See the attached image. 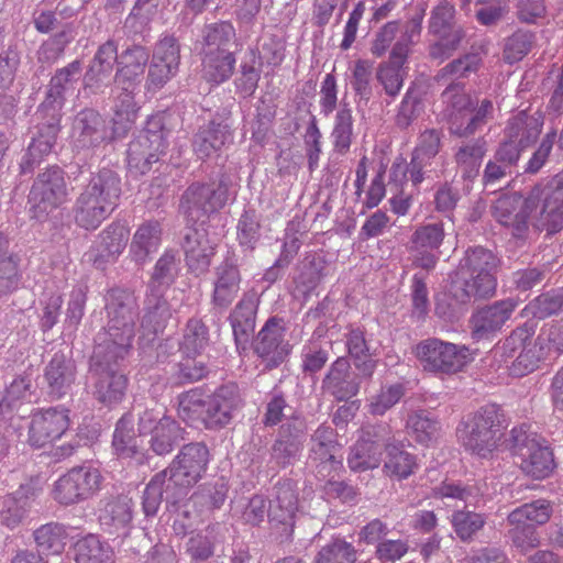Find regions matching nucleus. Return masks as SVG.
Wrapping results in <instances>:
<instances>
[{"label": "nucleus", "instance_id": "f257e3e1", "mask_svg": "<svg viewBox=\"0 0 563 563\" xmlns=\"http://www.w3.org/2000/svg\"><path fill=\"white\" fill-rule=\"evenodd\" d=\"M122 180L117 170L102 167L90 177L78 194L73 214L76 224L85 230H96L119 206Z\"/></svg>", "mask_w": 563, "mask_h": 563}, {"label": "nucleus", "instance_id": "f03ea898", "mask_svg": "<svg viewBox=\"0 0 563 563\" xmlns=\"http://www.w3.org/2000/svg\"><path fill=\"white\" fill-rule=\"evenodd\" d=\"M498 257L488 249L468 247L460 261L456 277L450 283V294L460 302L472 298L485 299L496 291Z\"/></svg>", "mask_w": 563, "mask_h": 563}, {"label": "nucleus", "instance_id": "7ed1b4c3", "mask_svg": "<svg viewBox=\"0 0 563 563\" xmlns=\"http://www.w3.org/2000/svg\"><path fill=\"white\" fill-rule=\"evenodd\" d=\"M463 82H452L442 92L446 102L444 117L449 133L459 139H468L484 129L494 119L495 107L488 98H473L464 91Z\"/></svg>", "mask_w": 563, "mask_h": 563}, {"label": "nucleus", "instance_id": "20e7f679", "mask_svg": "<svg viewBox=\"0 0 563 563\" xmlns=\"http://www.w3.org/2000/svg\"><path fill=\"white\" fill-rule=\"evenodd\" d=\"M538 322L533 319L515 328L501 345L494 349L495 357L504 363L514 377L526 376L539 367L543 345L534 339Z\"/></svg>", "mask_w": 563, "mask_h": 563}, {"label": "nucleus", "instance_id": "39448f33", "mask_svg": "<svg viewBox=\"0 0 563 563\" xmlns=\"http://www.w3.org/2000/svg\"><path fill=\"white\" fill-rule=\"evenodd\" d=\"M505 443L519 459V466L527 475L543 479L555 468L553 452L547 441L537 433L528 432L525 424L512 428Z\"/></svg>", "mask_w": 563, "mask_h": 563}, {"label": "nucleus", "instance_id": "423d86ee", "mask_svg": "<svg viewBox=\"0 0 563 563\" xmlns=\"http://www.w3.org/2000/svg\"><path fill=\"white\" fill-rule=\"evenodd\" d=\"M230 176L221 174L217 181H195L183 192L179 210L187 222H205L211 214L220 211L230 199Z\"/></svg>", "mask_w": 563, "mask_h": 563}, {"label": "nucleus", "instance_id": "0eeeda50", "mask_svg": "<svg viewBox=\"0 0 563 563\" xmlns=\"http://www.w3.org/2000/svg\"><path fill=\"white\" fill-rule=\"evenodd\" d=\"M504 410L495 404L481 407L460 430L466 450L482 457L488 456L496 448L506 428Z\"/></svg>", "mask_w": 563, "mask_h": 563}, {"label": "nucleus", "instance_id": "6e6552de", "mask_svg": "<svg viewBox=\"0 0 563 563\" xmlns=\"http://www.w3.org/2000/svg\"><path fill=\"white\" fill-rule=\"evenodd\" d=\"M66 173L58 165L41 170L33 180L27 205L31 218L43 221L67 199Z\"/></svg>", "mask_w": 563, "mask_h": 563}, {"label": "nucleus", "instance_id": "1a4fd4ad", "mask_svg": "<svg viewBox=\"0 0 563 563\" xmlns=\"http://www.w3.org/2000/svg\"><path fill=\"white\" fill-rule=\"evenodd\" d=\"M527 196L537 229L551 234L563 229V170L534 185Z\"/></svg>", "mask_w": 563, "mask_h": 563}, {"label": "nucleus", "instance_id": "9d476101", "mask_svg": "<svg viewBox=\"0 0 563 563\" xmlns=\"http://www.w3.org/2000/svg\"><path fill=\"white\" fill-rule=\"evenodd\" d=\"M455 13V7L446 0L431 11L428 31L437 38L429 45V57L432 60L442 63L449 59L466 37V31L456 22Z\"/></svg>", "mask_w": 563, "mask_h": 563}, {"label": "nucleus", "instance_id": "9b49d317", "mask_svg": "<svg viewBox=\"0 0 563 563\" xmlns=\"http://www.w3.org/2000/svg\"><path fill=\"white\" fill-rule=\"evenodd\" d=\"M413 354L424 371L435 374H455L474 360V353L466 345H459L429 338L420 341Z\"/></svg>", "mask_w": 563, "mask_h": 563}, {"label": "nucleus", "instance_id": "f8f14e48", "mask_svg": "<svg viewBox=\"0 0 563 563\" xmlns=\"http://www.w3.org/2000/svg\"><path fill=\"white\" fill-rule=\"evenodd\" d=\"M167 141L161 117H152L145 128L129 144L128 167L131 173L144 175L166 154Z\"/></svg>", "mask_w": 563, "mask_h": 563}, {"label": "nucleus", "instance_id": "ddd939ff", "mask_svg": "<svg viewBox=\"0 0 563 563\" xmlns=\"http://www.w3.org/2000/svg\"><path fill=\"white\" fill-rule=\"evenodd\" d=\"M37 124L33 128L29 146L19 162V174L31 175L34 169L47 157L57 141L60 131L62 113L42 111L37 107Z\"/></svg>", "mask_w": 563, "mask_h": 563}, {"label": "nucleus", "instance_id": "4468645a", "mask_svg": "<svg viewBox=\"0 0 563 563\" xmlns=\"http://www.w3.org/2000/svg\"><path fill=\"white\" fill-rule=\"evenodd\" d=\"M210 461L208 446L203 442H191L181 446L169 465L162 472L186 496L206 474Z\"/></svg>", "mask_w": 563, "mask_h": 563}, {"label": "nucleus", "instance_id": "2eb2a0df", "mask_svg": "<svg viewBox=\"0 0 563 563\" xmlns=\"http://www.w3.org/2000/svg\"><path fill=\"white\" fill-rule=\"evenodd\" d=\"M102 481L103 477L98 468L75 466L54 483L53 499L63 506L84 503L98 494Z\"/></svg>", "mask_w": 563, "mask_h": 563}, {"label": "nucleus", "instance_id": "dca6fc26", "mask_svg": "<svg viewBox=\"0 0 563 563\" xmlns=\"http://www.w3.org/2000/svg\"><path fill=\"white\" fill-rule=\"evenodd\" d=\"M268 520L278 529L285 540L292 536L299 510L298 484L290 477H279L273 484L268 495Z\"/></svg>", "mask_w": 563, "mask_h": 563}, {"label": "nucleus", "instance_id": "f3484780", "mask_svg": "<svg viewBox=\"0 0 563 563\" xmlns=\"http://www.w3.org/2000/svg\"><path fill=\"white\" fill-rule=\"evenodd\" d=\"M108 317L107 327L101 331L112 336L134 339L139 306L135 296L123 288H112L104 296Z\"/></svg>", "mask_w": 563, "mask_h": 563}, {"label": "nucleus", "instance_id": "a211bd4d", "mask_svg": "<svg viewBox=\"0 0 563 563\" xmlns=\"http://www.w3.org/2000/svg\"><path fill=\"white\" fill-rule=\"evenodd\" d=\"M306 429L305 420L298 416H291L282 423L269 449V461L278 470L294 466L300 460L305 445Z\"/></svg>", "mask_w": 563, "mask_h": 563}, {"label": "nucleus", "instance_id": "6ab92c4d", "mask_svg": "<svg viewBox=\"0 0 563 563\" xmlns=\"http://www.w3.org/2000/svg\"><path fill=\"white\" fill-rule=\"evenodd\" d=\"M516 307L517 302L508 298L476 309L470 318L472 339L477 342L493 340L503 330Z\"/></svg>", "mask_w": 563, "mask_h": 563}, {"label": "nucleus", "instance_id": "aec40b11", "mask_svg": "<svg viewBox=\"0 0 563 563\" xmlns=\"http://www.w3.org/2000/svg\"><path fill=\"white\" fill-rule=\"evenodd\" d=\"M243 399L236 384L228 383L219 386L206 397L203 424L209 430L227 427L234 413L241 409Z\"/></svg>", "mask_w": 563, "mask_h": 563}, {"label": "nucleus", "instance_id": "412c9836", "mask_svg": "<svg viewBox=\"0 0 563 563\" xmlns=\"http://www.w3.org/2000/svg\"><path fill=\"white\" fill-rule=\"evenodd\" d=\"M133 339L112 336L106 332H98L95 338L93 352L89 360L88 373L92 372H122V364L130 352Z\"/></svg>", "mask_w": 563, "mask_h": 563}, {"label": "nucleus", "instance_id": "4be33fe9", "mask_svg": "<svg viewBox=\"0 0 563 563\" xmlns=\"http://www.w3.org/2000/svg\"><path fill=\"white\" fill-rule=\"evenodd\" d=\"M494 218L504 227L511 229L516 238H522L527 233L532 219L534 225V209L528 201V196L512 192L499 197L493 205Z\"/></svg>", "mask_w": 563, "mask_h": 563}, {"label": "nucleus", "instance_id": "5701e85b", "mask_svg": "<svg viewBox=\"0 0 563 563\" xmlns=\"http://www.w3.org/2000/svg\"><path fill=\"white\" fill-rule=\"evenodd\" d=\"M69 410L64 407H51L37 410L31 416L27 442L31 446L43 448L59 439L69 428Z\"/></svg>", "mask_w": 563, "mask_h": 563}, {"label": "nucleus", "instance_id": "b1692460", "mask_svg": "<svg viewBox=\"0 0 563 563\" xmlns=\"http://www.w3.org/2000/svg\"><path fill=\"white\" fill-rule=\"evenodd\" d=\"M242 276L233 252H228L223 261L213 269L211 305L219 311L227 310L238 297Z\"/></svg>", "mask_w": 563, "mask_h": 563}, {"label": "nucleus", "instance_id": "393cba45", "mask_svg": "<svg viewBox=\"0 0 563 563\" xmlns=\"http://www.w3.org/2000/svg\"><path fill=\"white\" fill-rule=\"evenodd\" d=\"M81 71L82 64L79 59L57 68L45 87L44 98L38 104L40 109L62 113L67 97L76 89Z\"/></svg>", "mask_w": 563, "mask_h": 563}, {"label": "nucleus", "instance_id": "a878e982", "mask_svg": "<svg viewBox=\"0 0 563 563\" xmlns=\"http://www.w3.org/2000/svg\"><path fill=\"white\" fill-rule=\"evenodd\" d=\"M71 140L77 148L88 150L114 139L112 132L108 133L102 115L92 108H85L73 118Z\"/></svg>", "mask_w": 563, "mask_h": 563}, {"label": "nucleus", "instance_id": "bb28decb", "mask_svg": "<svg viewBox=\"0 0 563 563\" xmlns=\"http://www.w3.org/2000/svg\"><path fill=\"white\" fill-rule=\"evenodd\" d=\"M181 247L188 272L196 277L205 275L216 254V245L202 227H189L183 238Z\"/></svg>", "mask_w": 563, "mask_h": 563}, {"label": "nucleus", "instance_id": "cd10ccee", "mask_svg": "<svg viewBox=\"0 0 563 563\" xmlns=\"http://www.w3.org/2000/svg\"><path fill=\"white\" fill-rule=\"evenodd\" d=\"M442 222H433L416 228L410 238L412 264L426 271L434 268L439 256L437 251L444 240Z\"/></svg>", "mask_w": 563, "mask_h": 563}, {"label": "nucleus", "instance_id": "c85d7f7f", "mask_svg": "<svg viewBox=\"0 0 563 563\" xmlns=\"http://www.w3.org/2000/svg\"><path fill=\"white\" fill-rule=\"evenodd\" d=\"M321 390L336 401H347L358 394V378L347 357L340 356L331 363L322 378Z\"/></svg>", "mask_w": 563, "mask_h": 563}, {"label": "nucleus", "instance_id": "c756f323", "mask_svg": "<svg viewBox=\"0 0 563 563\" xmlns=\"http://www.w3.org/2000/svg\"><path fill=\"white\" fill-rule=\"evenodd\" d=\"M233 142V133L230 124L225 121L211 120L200 126L192 139V150L196 156L206 161L208 158L220 157Z\"/></svg>", "mask_w": 563, "mask_h": 563}, {"label": "nucleus", "instance_id": "7c9ffc66", "mask_svg": "<svg viewBox=\"0 0 563 563\" xmlns=\"http://www.w3.org/2000/svg\"><path fill=\"white\" fill-rule=\"evenodd\" d=\"M284 332L283 319L272 317L254 340V352L266 362L265 368H276L284 362L287 354V350L282 345Z\"/></svg>", "mask_w": 563, "mask_h": 563}, {"label": "nucleus", "instance_id": "2f4dec72", "mask_svg": "<svg viewBox=\"0 0 563 563\" xmlns=\"http://www.w3.org/2000/svg\"><path fill=\"white\" fill-rule=\"evenodd\" d=\"M134 503L125 494L104 496L99 501L98 521L109 534L125 531L133 519Z\"/></svg>", "mask_w": 563, "mask_h": 563}, {"label": "nucleus", "instance_id": "473e14b6", "mask_svg": "<svg viewBox=\"0 0 563 563\" xmlns=\"http://www.w3.org/2000/svg\"><path fill=\"white\" fill-rule=\"evenodd\" d=\"M75 361L63 353H55L44 369V388L49 398L58 400L70 394L76 382Z\"/></svg>", "mask_w": 563, "mask_h": 563}, {"label": "nucleus", "instance_id": "72a5a7b5", "mask_svg": "<svg viewBox=\"0 0 563 563\" xmlns=\"http://www.w3.org/2000/svg\"><path fill=\"white\" fill-rule=\"evenodd\" d=\"M186 496L183 488H177L170 479L167 478L166 472L156 473L147 483L142 496V510L145 517H155L163 501L166 507H175Z\"/></svg>", "mask_w": 563, "mask_h": 563}, {"label": "nucleus", "instance_id": "f704fd0d", "mask_svg": "<svg viewBox=\"0 0 563 563\" xmlns=\"http://www.w3.org/2000/svg\"><path fill=\"white\" fill-rule=\"evenodd\" d=\"M91 380V395L95 400L104 407L119 405L125 397L128 377L123 372H92L88 373Z\"/></svg>", "mask_w": 563, "mask_h": 563}, {"label": "nucleus", "instance_id": "c9c22d12", "mask_svg": "<svg viewBox=\"0 0 563 563\" xmlns=\"http://www.w3.org/2000/svg\"><path fill=\"white\" fill-rule=\"evenodd\" d=\"M199 52H236L241 44L231 21H218L205 24L196 43Z\"/></svg>", "mask_w": 563, "mask_h": 563}, {"label": "nucleus", "instance_id": "e433bc0d", "mask_svg": "<svg viewBox=\"0 0 563 563\" xmlns=\"http://www.w3.org/2000/svg\"><path fill=\"white\" fill-rule=\"evenodd\" d=\"M141 328L144 333L157 335L167 327L175 309L163 291L146 290Z\"/></svg>", "mask_w": 563, "mask_h": 563}, {"label": "nucleus", "instance_id": "4c0bfd02", "mask_svg": "<svg viewBox=\"0 0 563 563\" xmlns=\"http://www.w3.org/2000/svg\"><path fill=\"white\" fill-rule=\"evenodd\" d=\"M327 275L328 263L324 257L309 253L297 264L294 276L295 289L307 300Z\"/></svg>", "mask_w": 563, "mask_h": 563}, {"label": "nucleus", "instance_id": "58836bf2", "mask_svg": "<svg viewBox=\"0 0 563 563\" xmlns=\"http://www.w3.org/2000/svg\"><path fill=\"white\" fill-rule=\"evenodd\" d=\"M114 93L111 130L113 139H122L132 130L139 115L140 107L135 101L136 92L112 90Z\"/></svg>", "mask_w": 563, "mask_h": 563}, {"label": "nucleus", "instance_id": "ea45409f", "mask_svg": "<svg viewBox=\"0 0 563 563\" xmlns=\"http://www.w3.org/2000/svg\"><path fill=\"white\" fill-rule=\"evenodd\" d=\"M542 125L543 119L540 114H528L526 111H521L509 119L504 136L525 151L536 143L541 133Z\"/></svg>", "mask_w": 563, "mask_h": 563}, {"label": "nucleus", "instance_id": "a19ab883", "mask_svg": "<svg viewBox=\"0 0 563 563\" xmlns=\"http://www.w3.org/2000/svg\"><path fill=\"white\" fill-rule=\"evenodd\" d=\"M257 311V300L244 295L230 313L229 320L236 345H245L253 336Z\"/></svg>", "mask_w": 563, "mask_h": 563}, {"label": "nucleus", "instance_id": "79ce46f5", "mask_svg": "<svg viewBox=\"0 0 563 563\" xmlns=\"http://www.w3.org/2000/svg\"><path fill=\"white\" fill-rule=\"evenodd\" d=\"M419 468L417 456L407 451L402 441L397 440L387 445L383 472L393 479L404 481L413 475Z\"/></svg>", "mask_w": 563, "mask_h": 563}, {"label": "nucleus", "instance_id": "37998d69", "mask_svg": "<svg viewBox=\"0 0 563 563\" xmlns=\"http://www.w3.org/2000/svg\"><path fill=\"white\" fill-rule=\"evenodd\" d=\"M487 152L484 137L462 142L454 152V162L461 172L462 178L473 180L479 174L483 158Z\"/></svg>", "mask_w": 563, "mask_h": 563}, {"label": "nucleus", "instance_id": "c03bdc74", "mask_svg": "<svg viewBox=\"0 0 563 563\" xmlns=\"http://www.w3.org/2000/svg\"><path fill=\"white\" fill-rule=\"evenodd\" d=\"M308 460L323 464L333 463L340 448L336 431L328 424H320L310 435Z\"/></svg>", "mask_w": 563, "mask_h": 563}, {"label": "nucleus", "instance_id": "a18cd8bd", "mask_svg": "<svg viewBox=\"0 0 563 563\" xmlns=\"http://www.w3.org/2000/svg\"><path fill=\"white\" fill-rule=\"evenodd\" d=\"M235 53L236 52H199L202 62L203 78L214 85L228 81L235 69Z\"/></svg>", "mask_w": 563, "mask_h": 563}, {"label": "nucleus", "instance_id": "49530a36", "mask_svg": "<svg viewBox=\"0 0 563 563\" xmlns=\"http://www.w3.org/2000/svg\"><path fill=\"white\" fill-rule=\"evenodd\" d=\"M221 542L220 527L208 526L188 538L185 551L191 563H205L213 556L216 547Z\"/></svg>", "mask_w": 563, "mask_h": 563}, {"label": "nucleus", "instance_id": "de8ad7c7", "mask_svg": "<svg viewBox=\"0 0 563 563\" xmlns=\"http://www.w3.org/2000/svg\"><path fill=\"white\" fill-rule=\"evenodd\" d=\"M112 448L115 454L121 459L142 461L143 454L136 445V433L132 412L124 413L118 420L112 437Z\"/></svg>", "mask_w": 563, "mask_h": 563}, {"label": "nucleus", "instance_id": "09e8293b", "mask_svg": "<svg viewBox=\"0 0 563 563\" xmlns=\"http://www.w3.org/2000/svg\"><path fill=\"white\" fill-rule=\"evenodd\" d=\"M75 38V26L73 22L64 24L63 29L43 41L36 51V60L44 66H52L65 54L67 46Z\"/></svg>", "mask_w": 563, "mask_h": 563}, {"label": "nucleus", "instance_id": "8fccbe9b", "mask_svg": "<svg viewBox=\"0 0 563 563\" xmlns=\"http://www.w3.org/2000/svg\"><path fill=\"white\" fill-rule=\"evenodd\" d=\"M162 229L157 221L141 224L133 235L130 253L133 261L143 264L151 253L156 252L161 244Z\"/></svg>", "mask_w": 563, "mask_h": 563}, {"label": "nucleus", "instance_id": "3c124183", "mask_svg": "<svg viewBox=\"0 0 563 563\" xmlns=\"http://www.w3.org/2000/svg\"><path fill=\"white\" fill-rule=\"evenodd\" d=\"M76 563H114L112 548L98 536L88 534L75 544Z\"/></svg>", "mask_w": 563, "mask_h": 563}, {"label": "nucleus", "instance_id": "603ef678", "mask_svg": "<svg viewBox=\"0 0 563 563\" xmlns=\"http://www.w3.org/2000/svg\"><path fill=\"white\" fill-rule=\"evenodd\" d=\"M33 538L41 554L55 555L64 551L68 533L63 523L48 522L34 530Z\"/></svg>", "mask_w": 563, "mask_h": 563}, {"label": "nucleus", "instance_id": "864d4df0", "mask_svg": "<svg viewBox=\"0 0 563 563\" xmlns=\"http://www.w3.org/2000/svg\"><path fill=\"white\" fill-rule=\"evenodd\" d=\"M185 429L175 420H164L151 434L150 450L159 456L167 455L185 440Z\"/></svg>", "mask_w": 563, "mask_h": 563}, {"label": "nucleus", "instance_id": "5fc2aeb1", "mask_svg": "<svg viewBox=\"0 0 563 563\" xmlns=\"http://www.w3.org/2000/svg\"><path fill=\"white\" fill-rule=\"evenodd\" d=\"M179 260L176 252L166 251L156 262L151 278L147 284V290L163 291L168 288L178 277Z\"/></svg>", "mask_w": 563, "mask_h": 563}, {"label": "nucleus", "instance_id": "6e6d98bb", "mask_svg": "<svg viewBox=\"0 0 563 563\" xmlns=\"http://www.w3.org/2000/svg\"><path fill=\"white\" fill-rule=\"evenodd\" d=\"M352 110L347 103H343L335 114L331 132L334 153L345 155L350 151L354 136Z\"/></svg>", "mask_w": 563, "mask_h": 563}, {"label": "nucleus", "instance_id": "4d7b16f0", "mask_svg": "<svg viewBox=\"0 0 563 563\" xmlns=\"http://www.w3.org/2000/svg\"><path fill=\"white\" fill-rule=\"evenodd\" d=\"M482 57L476 52L466 53L446 64L443 68H441L434 79L437 82H446L448 80H452V82H459L457 79L466 78L471 74L476 73L482 65Z\"/></svg>", "mask_w": 563, "mask_h": 563}, {"label": "nucleus", "instance_id": "13d9d810", "mask_svg": "<svg viewBox=\"0 0 563 563\" xmlns=\"http://www.w3.org/2000/svg\"><path fill=\"white\" fill-rule=\"evenodd\" d=\"M553 514V504L547 499L526 503L514 509L507 517L508 523L528 522L534 526L545 525Z\"/></svg>", "mask_w": 563, "mask_h": 563}, {"label": "nucleus", "instance_id": "bf43d9fd", "mask_svg": "<svg viewBox=\"0 0 563 563\" xmlns=\"http://www.w3.org/2000/svg\"><path fill=\"white\" fill-rule=\"evenodd\" d=\"M236 239L243 252L252 253L261 239L260 214L254 208L244 209L238 224Z\"/></svg>", "mask_w": 563, "mask_h": 563}, {"label": "nucleus", "instance_id": "052dcab7", "mask_svg": "<svg viewBox=\"0 0 563 563\" xmlns=\"http://www.w3.org/2000/svg\"><path fill=\"white\" fill-rule=\"evenodd\" d=\"M445 163L446 161L442 156L434 158L411 157L405 175H408L409 180L418 186L423 180L439 179L444 172Z\"/></svg>", "mask_w": 563, "mask_h": 563}, {"label": "nucleus", "instance_id": "680f3d73", "mask_svg": "<svg viewBox=\"0 0 563 563\" xmlns=\"http://www.w3.org/2000/svg\"><path fill=\"white\" fill-rule=\"evenodd\" d=\"M201 355H183L180 362L174 365L172 379L176 385L192 384L207 377L210 369Z\"/></svg>", "mask_w": 563, "mask_h": 563}, {"label": "nucleus", "instance_id": "e2e57ef3", "mask_svg": "<svg viewBox=\"0 0 563 563\" xmlns=\"http://www.w3.org/2000/svg\"><path fill=\"white\" fill-rule=\"evenodd\" d=\"M424 103L421 90L412 85L410 86L398 107L395 117L396 125L401 129H408L423 112Z\"/></svg>", "mask_w": 563, "mask_h": 563}, {"label": "nucleus", "instance_id": "0e129e2a", "mask_svg": "<svg viewBox=\"0 0 563 563\" xmlns=\"http://www.w3.org/2000/svg\"><path fill=\"white\" fill-rule=\"evenodd\" d=\"M383 451L358 438L351 448L347 465L353 472H365L379 466Z\"/></svg>", "mask_w": 563, "mask_h": 563}, {"label": "nucleus", "instance_id": "69168bd1", "mask_svg": "<svg viewBox=\"0 0 563 563\" xmlns=\"http://www.w3.org/2000/svg\"><path fill=\"white\" fill-rule=\"evenodd\" d=\"M451 523L457 538L470 542L486 525V516L468 509L455 510L451 516Z\"/></svg>", "mask_w": 563, "mask_h": 563}, {"label": "nucleus", "instance_id": "338daca9", "mask_svg": "<svg viewBox=\"0 0 563 563\" xmlns=\"http://www.w3.org/2000/svg\"><path fill=\"white\" fill-rule=\"evenodd\" d=\"M415 440L423 445H429L437 440L440 433V422L426 410H419L409 416L407 421Z\"/></svg>", "mask_w": 563, "mask_h": 563}, {"label": "nucleus", "instance_id": "774afa93", "mask_svg": "<svg viewBox=\"0 0 563 563\" xmlns=\"http://www.w3.org/2000/svg\"><path fill=\"white\" fill-rule=\"evenodd\" d=\"M357 551L344 539H333L323 545L313 559V563H355Z\"/></svg>", "mask_w": 563, "mask_h": 563}]
</instances>
